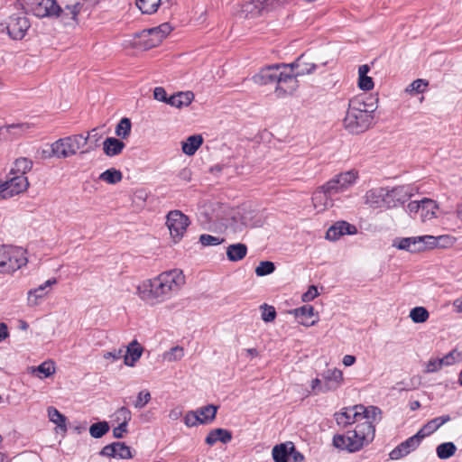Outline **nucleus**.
I'll return each instance as SVG.
<instances>
[{
	"label": "nucleus",
	"instance_id": "a211bd4d",
	"mask_svg": "<svg viewBox=\"0 0 462 462\" xmlns=\"http://www.w3.org/2000/svg\"><path fill=\"white\" fill-rule=\"evenodd\" d=\"M57 283L56 278L46 281L43 284L37 288L32 289L28 291V304L30 306H36L39 304V300H42L48 293L47 288Z\"/></svg>",
	"mask_w": 462,
	"mask_h": 462
},
{
	"label": "nucleus",
	"instance_id": "a19ab883",
	"mask_svg": "<svg viewBox=\"0 0 462 462\" xmlns=\"http://www.w3.org/2000/svg\"><path fill=\"white\" fill-rule=\"evenodd\" d=\"M340 187L343 190L346 189L349 186L355 183L357 179V172L355 171H348L336 176Z\"/></svg>",
	"mask_w": 462,
	"mask_h": 462
},
{
	"label": "nucleus",
	"instance_id": "bb28decb",
	"mask_svg": "<svg viewBox=\"0 0 462 462\" xmlns=\"http://www.w3.org/2000/svg\"><path fill=\"white\" fill-rule=\"evenodd\" d=\"M194 99V94L191 91L179 92L169 97V105L181 108L188 106Z\"/></svg>",
	"mask_w": 462,
	"mask_h": 462
},
{
	"label": "nucleus",
	"instance_id": "8fccbe9b",
	"mask_svg": "<svg viewBox=\"0 0 462 462\" xmlns=\"http://www.w3.org/2000/svg\"><path fill=\"white\" fill-rule=\"evenodd\" d=\"M321 188L324 189V190L331 197L337 193L344 191L336 177L326 182L321 186Z\"/></svg>",
	"mask_w": 462,
	"mask_h": 462
},
{
	"label": "nucleus",
	"instance_id": "ea45409f",
	"mask_svg": "<svg viewBox=\"0 0 462 462\" xmlns=\"http://www.w3.org/2000/svg\"><path fill=\"white\" fill-rule=\"evenodd\" d=\"M411 194L408 191V188L404 186L396 187L389 189V199L392 200V207L394 206V201L404 202L406 198H409Z\"/></svg>",
	"mask_w": 462,
	"mask_h": 462
},
{
	"label": "nucleus",
	"instance_id": "4d7b16f0",
	"mask_svg": "<svg viewBox=\"0 0 462 462\" xmlns=\"http://www.w3.org/2000/svg\"><path fill=\"white\" fill-rule=\"evenodd\" d=\"M151 401V393L147 390L141 391L138 395L137 399L134 403V406L136 409H142L149 402Z\"/></svg>",
	"mask_w": 462,
	"mask_h": 462
},
{
	"label": "nucleus",
	"instance_id": "f257e3e1",
	"mask_svg": "<svg viewBox=\"0 0 462 462\" xmlns=\"http://www.w3.org/2000/svg\"><path fill=\"white\" fill-rule=\"evenodd\" d=\"M185 282L181 270L163 272L152 280L143 282L137 287L138 296L149 304H156L169 299Z\"/></svg>",
	"mask_w": 462,
	"mask_h": 462
},
{
	"label": "nucleus",
	"instance_id": "f8f14e48",
	"mask_svg": "<svg viewBox=\"0 0 462 462\" xmlns=\"http://www.w3.org/2000/svg\"><path fill=\"white\" fill-rule=\"evenodd\" d=\"M358 437L359 435L356 430H349L346 435H335L333 444L337 448L356 452L364 447V442Z\"/></svg>",
	"mask_w": 462,
	"mask_h": 462
},
{
	"label": "nucleus",
	"instance_id": "5fc2aeb1",
	"mask_svg": "<svg viewBox=\"0 0 462 462\" xmlns=\"http://www.w3.org/2000/svg\"><path fill=\"white\" fill-rule=\"evenodd\" d=\"M116 457L121 459H128L132 457L131 450L124 442H116Z\"/></svg>",
	"mask_w": 462,
	"mask_h": 462
},
{
	"label": "nucleus",
	"instance_id": "423d86ee",
	"mask_svg": "<svg viewBox=\"0 0 462 462\" xmlns=\"http://www.w3.org/2000/svg\"><path fill=\"white\" fill-rule=\"evenodd\" d=\"M86 145V140L81 134H72L60 138L51 145V151L45 157H56L58 159H66L76 155L78 152Z\"/></svg>",
	"mask_w": 462,
	"mask_h": 462
},
{
	"label": "nucleus",
	"instance_id": "6e6d98bb",
	"mask_svg": "<svg viewBox=\"0 0 462 462\" xmlns=\"http://www.w3.org/2000/svg\"><path fill=\"white\" fill-rule=\"evenodd\" d=\"M184 353L183 348L180 346H174L170 351L166 352L163 356L164 359L172 362L182 358Z\"/></svg>",
	"mask_w": 462,
	"mask_h": 462
},
{
	"label": "nucleus",
	"instance_id": "2f4dec72",
	"mask_svg": "<svg viewBox=\"0 0 462 462\" xmlns=\"http://www.w3.org/2000/svg\"><path fill=\"white\" fill-rule=\"evenodd\" d=\"M369 71L370 67L367 64H364L358 69V86L363 90H371L374 88L373 79L367 76Z\"/></svg>",
	"mask_w": 462,
	"mask_h": 462
},
{
	"label": "nucleus",
	"instance_id": "f3484780",
	"mask_svg": "<svg viewBox=\"0 0 462 462\" xmlns=\"http://www.w3.org/2000/svg\"><path fill=\"white\" fill-rule=\"evenodd\" d=\"M322 380L324 381L325 390L335 391L343 383V374L338 369H328L322 374Z\"/></svg>",
	"mask_w": 462,
	"mask_h": 462
},
{
	"label": "nucleus",
	"instance_id": "a18cd8bd",
	"mask_svg": "<svg viewBox=\"0 0 462 462\" xmlns=\"http://www.w3.org/2000/svg\"><path fill=\"white\" fill-rule=\"evenodd\" d=\"M108 430L109 425L106 421L93 423L89 428V433L95 439L102 438Z\"/></svg>",
	"mask_w": 462,
	"mask_h": 462
},
{
	"label": "nucleus",
	"instance_id": "9d476101",
	"mask_svg": "<svg viewBox=\"0 0 462 462\" xmlns=\"http://www.w3.org/2000/svg\"><path fill=\"white\" fill-rule=\"evenodd\" d=\"M170 234L175 242L180 241L189 225V217L180 210L169 212L166 221Z\"/></svg>",
	"mask_w": 462,
	"mask_h": 462
},
{
	"label": "nucleus",
	"instance_id": "4468645a",
	"mask_svg": "<svg viewBox=\"0 0 462 462\" xmlns=\"http://www.w3.org/2000/svg\"><path fill=\"white\" fill-rule=\"evenodd\" d=\"M365 411L364 405H355L353 407L344 408L339 413L335 414V419L338 426L346 428L355 422H357Z\"/></svg>",
	"mask_w": 462,
	"mask_h": 462
},
{
	"label": "nucleus",
	"instance_id": "c85d7f7f",
	"mask_svg": "<svg viewBox=\"0 0 462 462\" xmlns=\"http://www.w3.org/2000/svg\"><path fill=\"white\" fill-rule=\"evenodd\" d=\"M33 162L26 157H20L14 162V166L10 170L9 175H23L30 171L32 168Z\"/></svg>",
	"mask_w": 462,
	"mask_h": 462
},
{
	"label": "nucleus",
	"instance_id": "9b49d317",
	"mask_svg": "<svg viewBox=\"0 0 462 462\" xmlns=\"http://www.w3.org/2000/svg\"><path fill=\"white\" fill-rule=\"evenodd\" d=\"M5 28L13 40H22L30 28V22L25 15L15 14L9 16Z\"/></svg>",
	"mask_w": 462,
	"mask_h": 462
},
{
	"label": "nucleus",
	"instance_id": "774afa93",
	"mask_svg": "<svg viewBox=\"0 0 462 462\" xmlns=\"http://www.w3.org/2000/svg\"><path fill=\"white\" fill-rule=\"evenodd\" d=\"M125 432H127V426L125 423H119L118 426L113 430V436L116 439H122Z\"/></svg>",
	"mask_w": 462,
	"mask_h": 462
},
{
	"label": "nucleus",
	"instance_id": "69168bd1",
	"mask_svg": "<svg viewBox=\"0 0 462 462\" xmlns=\"http://www.w3.org/2000/svg\"><path fill=\"white\" fill-rule=\"evenodd\" d=\"M116 442L105 446L101 451L100 455L104 457H116Z\"/></svg>",
	"mask_w": 462,
	"mask_h": 462
},
{
	"label": "nucleus",
	"instance_id": "20e7f679",
	"mask_svg": "<svg viewBox=\"0 0 462 462\" xmlns=\"http://www.w3.org/2000/svg\"><path fill=\"white\" fill-rule=\"evenodd\" d=\"M31 12L37 17H60L65 23L69 24V20L76 21L83 5L79 0L65 4L60 6L56 0H30Z\"/></svg>",
	"mask_w": 462,
	"mask_h": 462
},
{
	"label": "nucleus",
	"instance_id": "79ce46f5",
	"mask_svg": "<svg viewBox=\"0 0 462 462\" xmlns=\"http://www.w3.org/2000/svg\"><path fill=\"white\" fill-rule=\"evenodd\" d=\"M48 417L51 422L55 423L59 428L62 429L63 430H66L67 419L56 408H48Z\"/></svg>",
	"mask_w": 462,
	"mask_h": 462
},
{
	"label": "nucleus",
	"instance_id": "0e129e2a",
	"mask_svg": "<svg viewBox=\"0 0 462 462\" xmlns=\"http://www.w3.org/2000/svg\"><path fill=\"white\" fill-rule=\"evenodd\" d=\"M311 390L315 394L319 393H327L325 390L324 383H322L321 380L319 378H315L311 381Z\"/></svg>",
	"mask_w": 462,
	"mask_h": 462
},
{
	"label": "nucleus",
	"instance_id": "72a5a7b5",
	"mask_svg": "<svg viewBox=\"0 0 462 462\" xmlns=\"http://www.w3.org/2000/svg\"><path fill=\"white\" fill-rule=\"evenodd\" d=\"M32 374L41 379L47 378L55 373L54 363L51 361H45L37 367H30Z\"/></svg>",
	"mask_w": 462,
	"mask_h": 462
},
{
	"label": "nucleus",
	"instance_id": "f704fd0d",
	"mask_svg": "<svg viewBox=\"0 0 462 462\" xmlns=\"http://www.w3.org/2000/svg\"><path fill=\"white\" fill-rule=\"evenodd\" d=\"M217 410V406L213 404H208L197 410L196 412L200 417L199 424L211 422L216 418Z\"/></svg>",
	"mask_w": 462,
	"mask_h": 462
},
{
	"label": "nucleus",
	"instance_id": "338daca9",
	"mask_svg": "<svg viewBox=\"0 0 462 462\" xmlns=\"http://www.w3.org/2000/svg\"><path fill=\"white\" fill-rule=\"evenodd\" d=\"M318 289L314 285L310 286L303 295H302V300L307 302L312 300L314 298L318 296Z\"/></svg>",
	"mask_w": 462,
	"mask_h": 462
},
{
	"label": "nucleus",
	"instance_id": "7c9ffc66",
	"mask_svg": "<svg viewBox=\"0 0 462 462\" xmlns=\"http://www.w3.org/2000/svg\"><path fill=\"white\" fill-rule=\"evenodd\" d=\"M313 311L314 309L310 305H304L293 310L294 315L298 319L299 323L306 327L313 326L316 323L315 320L311 322L308 321V319L313 316Z\"/></svg>",
	"mask_w": 462,
	"mask_h": 462
},
{
	"label": "nucleus",
	"instance_id": "7ed1b4c3",
	"mask_svg": "<svg viewBox=\"0 0 462 462\" xmlns=\"http://www.w3.org/2000/svg\"><path fill=\"white\" fill-rule=\"evenodd\" d=\"M376 108L374 103H369L364 97H356L351 99L343 120L345 129L354 134L365 132L372 125L373 113Z\"/></svg>",
	"mask_w": 462,
	"mask_h": 462
},
{
	"label": "nucleus",
	"instance_id": "c03bdc74",
	"mask_svg": "<svg viewBox=\"0 0 462 462\" xmlns=\"http://www.w3.org/2000/svg\"><path fill=\"white\" fill-rule=\"evenodd\" d=\"M131 127L132 125L130 119L124 117L116 127V134L122 139H126L130 135Z\"/></svg>",
	"mask_w": 462,
	"mask_h": 462
},
{
	"label": "nucleus",
	"instance_id": "5701e85b",
	"mask_svg": "<svg viewBox=\"0 0 462 462\" xmlns=\"http://www.w3.org/2000/svg\"><path fill=\"white\" fill-rule=\"evenodd\" d=\"M125 144L115 137H107L103 143V151L106 155L113 157L118 155L124 150Z\"/></svg>",
	"mask_w": 462,
	"mask_h": 462
},
{
	"label": "nucleus",
	"instance_id": "bf43d9fd",
	"mask_svg": "<svg viewBox=\"0 0 462 462\" xmlns=\"http://www.w3.org/2000/svg\"><path fill=\"white\" fill-rule=\"evenodd\" d=\"M200 417L198 412L189 411L184 416V423L187 427H194L199 424Z\"/></svg>",
	"mask_w": 462,
	"mask_h": 462
},
{
	"label": "nucleus",
	"instance_id": "3c124183",
	"mask_svg": "<svg viewBox=\"0 0 462 462\" xmlns=\"http://www.w3.org/2000/svg\"><path fill=\"white\" fill-rule=\"evenodd\" d=\"M381 415V410L375 406L365 407V411H362L360 419H365V420L374 421L377 417Z\"/></svg>",
	"mask_w": 462,
	"mask_h": 462
},
{
	"label": "nucleus",
	"instance_id": "4c0bfd02",
	"mask_svg": "<svg viewBox=\"0 0 462 462\" xmlns=\"http://www.w3.org/2000/svg\"><path fill=\"white\" fill-rule=\"evenodd\" d=\"M452 358L451 354L447 355L446 356L442 358L438 359H430L426 366V372L427 373H435L438 372L442 368V366L448 365L451 364L450 359Z\"/></svg>",
	"mask_w": 462,
	"mask_h": 462
},
{
	"label": "nucleus",
	"instance_id": "ddd939ff",
	"mask_svg": "<svg viewBox=\"0 0 462 462\" xmlns=\"http://www.w3.org/2000/svg\"><path fill=\"white\" fill-rule=\"evenodd\" d=\"M365 204L373 208H391L392 200L389 199V189L386 188H374L366 191Z\"/></svg>",
	"mask_w": 462,
	"mask_h": 462
},
{
	"label": "nucleus",
	"instance_id": "c756f323",
	"mask_svg": "<svg viewBox=\"0 0 462 462\" xmlns=\"http://www.w3.org/2000/svg\"><path fill=\"white\" fill-rule=\"evenodd\" d=\"M202 143H203V138L201 135H199V134L190 135L187 138V140L185 142H182L181 149L185 154L191 156V155L195 154V152L202 145Z\"/></svg>",
	"mask_w": 462,
	"mask_h": 462
},
{
	"label": "nucleus",
	"instance_id": "37998d69",
	"mask_svg": "<svg viewBox=\"0 0 462 462\" xmlns=\"http://www.w3.org/2000/svg\"><path fill=\"white\" fill-rule=\"evenodd\" d=\"M429 317L430 313L424 307H415L410 311V318L414 323H423Z\"/></svg>",
	"mask_w": 462,
	"mask_h": 462
},
{
	"label": "nucleus",
	"instance_id": "f03ea898",
	"mask_svg": "<svg viewBox=\"0 0 462 462\" xmlns=\"http://www.w3.org/2000/svg\"><path fill=\"white\" fill-rule=\"evenodd\" d=\"M252 79L258 85L276 84L274 93L278 97L292 95L299 86L292 66L286 63L263 68Z\"/></svg>",
	"mask_w": 462,
	"mask_h": 462
},
{
	"label": "nucleus",
	"instance_id": "1a4fd4ad",
	"mask_svg": "<svg viewBox=\"0 0 462 462\" xmlns=\"http://www.w3.org/2000/svg\"><path fill=\"white\" fill-rule=\"evenodd\" d=\"M9 179L0 182V198L8 199L25 191L29 187V181L23 175H9Z\"/></svg>",
	"mask_w": 462,
	"mask_h": 462
},
{
	"label": "nucleus",
	"instance_id": "6e6552de",
	"mask_svg": "<svg viewBox=\"0 0 462 462\" xmlns=\"http://www.w3.org/2000/svg\"><path fill=\"white\" fill-rule=\"evenodd\" d=\"M171 31V25L164 23L137 33L134 42L142 44L144 49H151L160 44Z\"/></svg>",
	"mask_w": 462,
	"mask_h": 462
},
{
	"label": "nucleus",
	"instance_id": "e2e57ef3",
	"mask_svg": "<svg viewBox=\"0 0 462 462\" xmlns=\"http://www.w3.org/2000/svg\"><path fill=\"white\" fill-rule=\"evenodd\" d=\"M283 4V0H263V12L272 11Z\"/></svg>",
	"mask_w": 462,
	"mask_h": 462
},
{
	"label": "nucleus",
	"instance_id": "393cba45",
	"mask_svg": "<svg viewBox=\"0 0 462 462\" xmlns=\"http://www.w3.org/2000/svg\"><path fill=\"white\" fill-rule=\"evenodd\" d=\"M232 439V433L224 429H215L212 430L208 436L206 437V443L209 446L214 445L217 441H221L222 443L226 444L231 441Z\"/></svg>",
	"mask_w": 462,
	"mask_h": 462
},
{
	"label": "nucleus",
	"instance_id": "412c9836",
	"mask_svg": "<svg viewBox=\"0 0 462 462\" xmlns=\"http://www.w3.org/2000/svg\"><path fill=\"white\" fill-rule=\"evenodd\" d=\"M294 450V444L291 441L275 445L272 455L274 462H288L290 452Z\"/></svg>",
	"mask_w": 462,
	"mask_h": 462
},
{
	"label": "nucleus",
	"instance_id": "0eeeda50",
	"mask_svg": "<svg viewBox=\"0 0 462 462\" xmlns=\"http://www.w3.org/2000/svg\"><path fill=\"white\" fill-rule=\"evenodd\" d=\"M27 262L26 251L22 247L0 245V271L2 273H14L26 265Z\"/></svg>",
	"mask_w": 462,
	"mask_h": 462
},
{
	"label": "nucleus",
	"instance_id": "c9c22d12",
	"mask_svg": "<svg viewBox=\"0 0 462 462\" xmlns=\"http://www.w3.org/2000/svg\"><path fill=\"white\" fill-rule=\"evenodd\" d=\"M162 0H136L135 5L144 14H152L157 12Z\"/></svg>",
	"mask_w": 462,
	"mask_h": 462
},
{
	"label": "nucleus",
	"instance_id": "680f3d73",
	"mask_svg": "<svg viewBox=\"0 0 462 462\" xmlns=\"http://www.w3.org/2000/svg\"><path fill=\"white\" fill-rule=\"evenodd\" d=\"M153 97L158 101L164 102L169 105V97H167L166 91L162 87H156L154 88Z\"/></svg>",
	"mask_w": 462,
	"mask_h": 462
},
{
	"label": "nucleus",
	"instance_id": "2eb2a0df",
	"mask_svg": "<svg viewBox=\"0 0 462 462\" xmlns=\"http://www.w3.org/2000/svg\"><path fill=\"white\" fill-rule=\"evenodd\" d=\"M420 442L421 441L420 440L419 436H417L416 434L410 437L409 439L399 444L395 448H393L390 452V458L393 460H398L407 456L411 451L415 450L419 447Z\"/></svg>",
	"mask_w": 462,
	"mask_h": 462
},
{
	"label": "nucleus",
	"instance_id": "49530a36",
	"mask_svg": "<svg viewBox=\"0 0 462 462\" xmlns=\"http://www.w3.org/2000/svg\"><path fill=\"white\" fill-rule=\"evenodd\" d=\"M429 83L425 79H416L412 81L406 88L405 91L409 94H420L426 90Z\"/></svg>",
	"mask_w": 462,
	"mask_h": 462
},
{
	"label": "nucleus",
	"instance_id": "a878e982",
	"mask_svg": "<svg viewBox=\"0 0 462 462\" xmlns=\"http://www.w3.org/2000/svg\"><path fill=\"white\" fill-rule=\"evenodd\" d=\"M263 0H252L242 5L241 13L245 17L254 18L263 13Z\"/></svg>",
	"mask_w": 462,
	"mask_h": 462
},
{
	"label": "nucleus",
	"instance_id": "cd10ccee",
	"mask_svg": "<svg viewBox=\"0 0 462 462\" xmlns=\"http://www.w3.org/2000/svg\"><path fill=\"white\" fill-rule=\"evenodd\" d=\"M247 246L245 244L237 243L226 247V257L231 262H238L245 257Z\"/></svg>",
	"mask_w": 462,
	"mask_h": 462
},
{
	"label": "nucleus",
	"instance_id": "58836bf2",
	"mask_svg": "<svg viewBox=\"0 0 462 462\" xmlns=\"http://www.w3.org/2000/svg\"><path fill=\"white\" fill-rule=\"evenodd\" d=\"M457 451V447L453 442H445L439 444L437 448V456L440 459H448L451 457Z\"/></svg>",
	"mask_w": 462,
	"mask_h": 462
},
{
	"label": "nucleus",
	"instance_id": "aec40b11",
	"mask_svg": "<svg viewBox=\"0 0 462 462\" xmlns=\"http://www.w3.org/2000/svg\"><path fill=\"white\" fill-rule=\"evenodd\" d=\"M355 430L359 435L358 438L364 442V446L374 440L375 429L372 421L365 420L358 423Z\"/></svg>",
	"mask_w": 462,
	"mask_h": 462
},
{
	"label": "nucleus",
	"instance_id": "864d4df0",
	"mask_svg": "<svg viewBox=\"0 0 462 462\" xmlns=\"http://www.w3.org/2000/svg\"><path fill=\"white\" fill-rule=\"evenodd\" d=\"M132 413L126 407L119 408L116 412V420L119 423H125L126 426L131 420Z\"/></svg>",
	"mask_w": 462,
	"mask_h": 462
},
{
	"label": "nucleus",
	"instance_id": "b1692460",
	"mask_svg": "<svg viewBox=\"0 0 462 462\" xmlns=\"http://www.w3.org/2000/svg\"><path fill=\"white\" fill-rule=\"evenodd\" d=\"M142 353L143 347L136 340H134L124 354L125 364L128 366H133L141 357Z\"/></svg>",
	"mask_w": 462,
	"mask_h": 462
},
{
	"label": "nucleus",
	"instance_id": "052dcab7",
	"mask_svg": "<svg viewBox=\"0 0 462 462\" xmlns=\"http://www.w3.org/2000/svg\"><path fill=\"white\" fill-rule=\"evenodd\" d=\"M102 137H103V134L98 132V129L93 128L92 130H90L88 133L87 136H84V139L86 140V144L88 143V141H90V142L94 143L95 145L97 146L98 142L102 139Z\"/></svg>",
	"mask_w": 462,
	"mask_h": 462
},
{
	"label": "nucleus",
	"instance_id": "473e14b6",
	"mask_svg": "<svg viewBox=\"0 0 462 462\" xmlns=\"http://www.w3.org/2000/svg\"><path fill=\"white\" fill-rule=\"evenodd\" d=\"M438 208L436 202L430 199H421L420 217L422 221L436 217L435 210Z\"/></svg>",
	"mask_w": 462,
	"mask_h": 462
},
{
	"label": "nucleus",
	"instance_id": "de8ad7c7",
	"mask_svg": "<svg viewBox=\"0 0 462 462\" xmlns=\"http://www.w3.org/2000/svg\"><path fill=\"white\" fill-rule=\"evenodd\" d=\"M275 271V265L270 261H262L255 268V274L259 277L269 275Z\"/></svg>",
	"mask_w": 462,
	"mask_h": 462
},
{
	"label": "nucleus",
	"instance_id": "603ef678",
	"mask_svg": "<svg viewBox=\"0 0 462 462\" xmlns=\"http://www.w3.org/2000/svg\"><path fill=\"white\" fill-rule=\"evenodd\" d=\"M335 226L338 233L340 234V236L354 235L357 232V229L355 226L350 225L349 223L345 221L337 222L335 224Z\"/></svg>",
	"mask_w": 462,
	"mask_h": 462
},
{
	"label": "nucleus",
	"instance_id": "4be33fe9",
	"mask_svg": "<svg viewBox=\"0 0 462 462\" xmlns=\"http://www.w3.org/2000/svg\"><path fill=\"white\" fill-rule=\"evenodd\" d=\"M292 66V71H294L295 80H298L299 76H303L312 73L316 65L314 63H309L305 61L304 55L300 56L296 61L290 63Z\"/></svg>",
	"mask_w": 462,
	"mask_h": 462
},
{
	"label": "nucleus",
	"instance_id": "09e8293b",
	"mask_svg": "<svg viewBox=\"0 0 462 462\" xmlns=\"http://www.w3.org/2000/svg\"><path fill=\"white\" fill-rule=\"evenodd\" d=\"M225 242V239L219 236H214L208 234H202L199 236V243L203 246L218 245Z\"/></svg>",
	"mask_w": 462,
	"mask_h": 462
},
{
	"label": "nucleus",
	"instance_id": "13d9d810",
	"mask_svg": "<svg viewBox=\"0 0 462 462\" xmlns=\"http://www.w3.org/2000/svg\"><path fill=\"white\" fill-rule=\"evenodd\" d=\"M262 310V319L265 322H271L274 320L276 317V311L274 307L263 304L261 306Z\"/></svg>",
	"mask_w": 462,
	"mask_h": 462
},
{
	"label": "nucleus",
	"instance_id": "e433bc0d",
	"mask_svg": "<svg viewBox=\"0 0 462 462\" xmlns=\"http://www.w3.org/2000/svg\"><path fill=\"white\" fill-rule=\"evenodd\" d=\"M122 172L115 168L108 169L99 175V180L108 184H116L122 180Z\"/></svg>",
	"mask_w": 462,
	"mask_h": 462
},
{
	"label": "nucleus",
	"instance_id": "6ab92c4d",
	"mask_svg": "<svg viewBox=\"0 0 462 462\" xmlns=\"http://www.w3.org/2000/svg\"><path fill=\"white\" fill-rule=\"evenodd\" d=\"M313 207L319 211H324L333 206L332 197L327 193L324 189L318 188L312 195Z\"/></svg>",
	"mask_w": 462,
	"mask_h": 462
},
{
	"label": "nucleus",
	"instance_id": "39448f33",
	"mask_svg": "<svg viewBox=\"0 0 462 462\" xmlns=\"http://www.w3.org/2000/svg\"><path fill=\"white\" fill-rule=\"evenodd\" d=\"M453 238L448 235L433 236H421L404 238H396L393 245L400 250L411 253L420 252L426 249H432L438 246L451 245Z\"/></svg>",
	"mask_w": 462,
	"mask_h": 462
},
{
	"label": "nucleus",
	"instance_id": "dca6fc26",
	"mask_svg": "<svg viewBox=\"0 0 462 462\" xmlns=\"http://www.w3.org/2000/svg\"><path fill=\"white\" fill-rule=\"evenodd\" d=\"M451 420L449 415H443L434 418L428 421L417 433L420 440L421 441L425 437L432 434L439 430L443 424L448 422Z\"/></svg>",
	"mask_w": 462,
	"mask_h": 462
}]
</instances>
